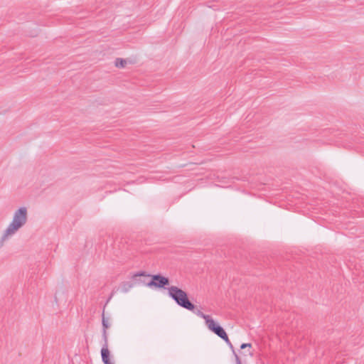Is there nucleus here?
<instances>
[{
    "mask_svg": "<svg viewBox=\"0 0 364 364\" xmlns=\"http://www.w3.org/2000/svg\"><path fill=\"white\" fill-rule=\"evenodd\" d=\"M252 346V345L250 343H242L241 346H240V348L241 349H244L247 347H249L250 348Z\"/></svg>",
    "mask_w": 364,
    "mask_h": 364,
    "instance_id": "obj_13",
    "label": "nucleus"
},
{
    "mask_svg": "<svg viewBox=\"0 0 364 364\" xmlns=\"http://www.w3.org/2000/svg\"><path fill=\"white\" fill-rule=\"evenodd\" d=\"M223 340H224L225 341V343L231 348H233V346L230 342V341L229 340L228 338V335L226 334V337H223V338H221Z\"/></svg>",
    "mask_w": 364,
    "mask_h": 364,
    "instance_id": "obj_10",
    "label": "nucleus"
},
{
    "mask_svg": "<svg viewBox=\"0 0 364 364\" xmlns=\"http://www.w3.org/2000/svg\"><path fill=\"white\" fill-rule=\"evenodd\" d=\"M235 353V358H236V361H237V364H241V362H240V360L239 358V357L237 356V355Z\"/></svg>",
    "mask_w": 364,
    "mask_h": 364,
    "instance_id": "obj_14",
    "label": "nucleus"
},
{
    "mask_svg": "<svg viewBox=\"0 0 364 364\" xmlns=\"http://www.w3.org/2000/svg\"><path fill=\"white\" fill-rule=\"evenodd\" d=\"M127 65V61L122 58H117L115 60V65L117 68H124Z\"/></svg>",
    "mask_w": 364,
    "mask_h": 364,
    "instance_id": "obj_9",
    "label": "nucleus"
},
{
    "mask_svg": "<svg viewBox=\"0 0 364 364\" xmlns=\"http://www.w3.org/2000/svg\"><path fill=\"white\" fill-rule=\"evenodd\" d=\"M223 340H224L225 341V343L231 348H233V346L230 342V341L229 340L228 338V335L226 334V337H223V338H221Z\"/></svg>",
    "mask_w": 364,
    "mask_h": 364,
    "instance_id": "obj_11",
    "label": "nucleus"
},
{
    "mask_svg": "<svg viewBox=\"0 0 364 364\" xmlns=\"http://www.w3.org/2000/svg\"><path fill=\"white\" fill-rule=\"evenodd\" d=\"M208 322L206 326L210 331H213L220 338L225 336L226 337L225 330L220 326L218 325L213 318L209 321H208Z\"/></svg>",
    "mask_w": 364,
    "mask_h": 364,
    "instance_id": "obj_4",
    "label": "nucleus"
},
{
    "mask_svg": "<svg viewBox=\"0 0 364 364\" xmlns=\"http://www.w3.org/2000/svg\"><path fill=\"white\" fill-rule=\"evenodd\" d=\"M150 277L151 275L149 274H146L144 272H139V273H136L135 274L134 276H133V278L135 280V283L136 284H141V283H144L145 284L144 282H142L141 281L140 279H137L136 277Z\"/></svg>",
    "mask_w": 364,
    "mask_h": 364,
    "instance_id": "obj_8",
    "label": "nucleus"
},
{
    "mask_svg": "<svg viewBox=\"0 0 364 364\" xmlns=\"http://www.w3.org/2000/svg\"><path fill=\"white\" fill-rule=\"evenodd\" d=\"M152 279L146 284L149 287L164 288L169 284V279L161 274H154L151 276Z\"/></svg>",
    "mask_w": 364,
    "mask_h": 364,
    "instance_id": "obj_3",
    "label": "nucleus"
},
{
    "mask_svg": "<svg viewBox=\"0 0 364 364\" xmlns=\"http://www.w3.org/2000/svg\"><path fill=\"white\" fill-rule=\"evenodd\" d=\"M168 291L169 296L178 306L191 311L195 310L194 304L189 301L187 293L185 291L176 286H171L168 288Z\"/></svg>",
    "mask_w": 364,
    "mask_h": 364,
    "instance_id": "obj_2",
    "label": "nucleus"
},
{
    "mask_svg": "<svg viewBox=\"0 0 364 364\" xmlns=\"http://www.w3.org/2000/svg\"><path fill=\"white\" fill-rule=\"evenodd\" d=\"M27 220L28 210L26 207H21L16 210L14 213L12 221L0 238V247H2L6 241L14 235L26 223Z\"/></svg>",
    "mask_w": 364,
    "mask_h": 364,
    "instance_id": "obj_1",
    "label": "nucleus"
},
{
    "mask_svg": "<svg viewBox=\"0 0 364 364\" xmlns=\"http://www.w3.org/2000/svg\"><path fill=\"white\" fill-rule=\"evenodd\" d=\"M102 339L104 341H108L107 329L110 326L109 323V318L105 316V312H102Z\"/></svg>",
    "mask_w": 364,
    "mask_h": 364,
    "instance_id": "obj_6",
    "label": "nucleus"
},
{
    "mask_svg": "<svg viewBox=\"0 0 364 364\" xmlns=\"http://www.w3.org/2000/svg\"><path fill=\"white\" fill-rule=\"evenodd\" d=\"M109 350L108 349V341H104L102 348L101 349V355L102 361L105 364H112L109 359Z\"/></svg>",
    "mask_w": 364,
    "mask_h": 364,
    "instance_id": "obj_5",
    "label": "nucleus"
},
{
    "mask_svg": "<svg viewBox=\"0 0 364 364\" xmlns=\"http://www.w3.org/2000/svg\"><path fill=\"white\" fill-rule=\"evenodd\" d=\"M198 316L200 317V318H203L205 321V324H207L208 322V321H210L212 319V318L209 316V315H206L205 314H203L201 311L200 310H198L197 311H194V310L193 311Z\"/></svg>",
    "mask_w": 364,
    "mask_h": 364,
    "instance_id": "obj_7",
    "label": "nucleus"
},
{
    "mask_svg": "<svg viewBox=\"0 0 364 364\" xmlns=\"http://www.w3.org/2000/svg\"><path fill=\"white\" fill-rule=\"evenodd\" d=\"M133 285L132 284H124L123 287V289L124 292L128 291V290L132 288Z\"/></svg>",
    "mask_w": 364,
    "mask_h": 364,
    "instance_id": "obj_12",
    "label": "nucleus"
}]
</instances>
